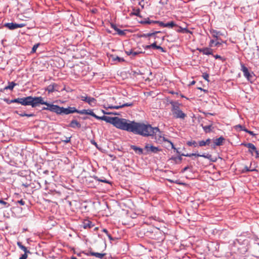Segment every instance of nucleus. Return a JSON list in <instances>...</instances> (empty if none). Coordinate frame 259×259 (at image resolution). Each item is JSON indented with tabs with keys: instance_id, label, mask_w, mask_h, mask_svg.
Masks as SVG:
<instances>
[{
	"instance_id": "obj_7",
	"label": "nucleus",
	"mask_w": 259,
	"mask_h": 259,
	"mask_svg": "<svg viewBox=\"0 0 259 259\" xmlns=\"http://www.w3.org/2000/svg\"><path fill=\"white\" fill-rule=\"evenodd\" d=\"M26 25L24 23L17 24L14 23H7L4 26L10 30H14L18 28H22Z\"/></svg>"
},
{
	"instance_id": "obj_34",
	"label": "nucleus",
	"mask_w": 259,
	"mask_h": 259,
	"mask_svg": "<svg viewBox=\"0 0 259 259\" xmlns=\"http://www.w3.org/2000/svg\"><path fill=\"white\" fill-rule=\"evenodd\" d=\"M142 53H144V52L142 51H136L134 50H132V56L133 57H135L136 56H137L140 54H142Z\"/></svg>"
},
{
	"instance_id": "obj_10",
	"label": "nucleus",
	"mask_w": 259,
	"mask_h": 259,
	"mask_svg": "<svg viewBox=\"0 0 259 259\" xmlns=\"http://www.w3.org/2000/svg\"><path fill=\"white\" fill-rule=\"evenodd\" d=\"M59 90L58 85L55 83L50 84L45 89V91H48L49 93L58 92Z\"/></svg>"
},
{
	"instance_id": "obj_55",
	"label": "nucleus",
	"mask_w": 259,
	"mask_h": 259,
	"mask_svg": "<svg viewBox=\"0 0 259 259\" xmlns=\"http://www.w3.org/2000/svg\"><path fill=\"white\" fill-rule=\"evenodd\" d=\"M107 235L108 236V237L109 239L110 240H113V238H112V236H111V235L110 234H108Z\"/></svg>"
},
{
	"instance_id": "obj_35",
	"label": "nucleus",
	"mask_w": 259,
	"mask_h": 259,
	"mask_svg": "<svg viewBox=\"0 0 259 259\" xmlns=\"http://www.w3.org/2000/svg\"><path fill=\"white\" fill-rule=\"evenodd\" d=\"M117 32V33L121 36L124 35L125 34V30H122L119 29H118L116 31Z\"/></svg>"
},
{
	"instance_id": "obj_1",
	"label": "nucleus",
	"mask_w": 259,
	"mask_h": 259,
	"mask_svg": "<svg viewBox=\"0 0 259 259\" xmlns=\"http://www.w3.org/2000/svg\"><path fill=\"white\" fill-rule=\"evenodd\" d=\"M132 132L136 134L140 135L143 136H151L157 135L160 138L162 137L159 135L160 132L158 127H152L149 124H145L144 123H138L134 121L132 131ZM163 141L167 142L171 145V148L176 150L177 153H179L177 149L174 146V144L170 141L162 137Z\"/></svg>"
},
{
	"instance_id": "obj_19",
	"label": "nucleus",
	"mask_w": 259,
	"mask_h": 259,
	"mask_svg": "<svg viewBox=\"0 0 259 259\" xmlns=\"http://www.w3.org/2000/svg\"><path fill=\"white\" fill-rule=\"evenodd\" d=\"M257 166H254V167L253 168H251V163H250V166L248 167L247 166H245L244 167V168L243 170V172H248V171H257V170L256 169Z\"/></svg>"
},
{
	"instance_id": "obj_14",
	"label": "nucleus",
	"mask_w": 259,
	"mask_h": 259,
	"mask_svg": "<svg viewBox=\"0 0 259 259\" xmlns=\"http://www.w3.org/2000/svg\"><path fill=\"white\" fill-rule=\"evenodd\" d=\"M200 53L203 55H209L213 54V50L210 48H204L197 49Z\"/></svg>"
},
{
	"instance_id": "obj_39",
	"label": "nucleus",
	"mask_w": 259,
	"mask_h": 259,
	"mask_svg": "<svg viewBox=\"0 0 259 259\" xmlns=\"http://www.w3.org/2000/svg\"><path fill=\"white\" fill-rule=\"evenodd\" d=\"M86 111H87L86 109H83L82 110H77V112H76L75 113H79L80 114H86Z\"/></svg>"
},
{
	"instance_id": "obj_17",
	"label": "nucleus",
	"mask_w": 259,
	"mask_h": 259,
	"mask_svg": "<svg viewBox=\"0 0 259 259\" xmlns=\"http://www.w3.org/2000/svg\"><path fill=\"white\" fill-rule=\"evenodd\" d=\"M69 126L73 128H80L81 127V124L76 120H72L70 122Z\"/></svg>"
},
{
	"instance_id": "obj_61",
	"label": "nucleus",
	"mask_w": 259,
	"mask_h": 259,
	"mask_svg": "<svg viewBox=\"0 0 259 259\" xmlns=\"http://www.w3.org/2000/svg\"><path fill=\"white\" fill-rule=\"evenodd\" d=\"M100 181L101 182H104V183H108V182L107 180H100Z\"/></svg>"
},
{
	"instance_id": "obj_26",
	"label": "nucleus",
	"mask_w": 259,
	"mask_h": 259,
	"mask_svg": "<svg viewBox=\"0 0 259 259\" xmlns=\"http://www.w3.org/2000/svg\"><path fill=\"white\" fill-rule=\"evenodd\" d=\"M176 31L178 32H182V33H188L189 32V30H188L187 28H183L181 27H178V29Z\"/></svg>"
},
{
	"instance_id": "obj_48",
	"label": "nucleus",
	"mask_w": 259,
	"mask_h": 259,
	"mask_svg": "<svg viewBox=\"0 0 259 259\" xmlns=\"http://www.w3.org/2000/svg\"><path fill=\"white\" fill-rule=\"evenodd\" d=\"M18 203H19V204H20L21 205H24L25 204V201H23L22 199L20 200H18L17 201Z\"/></svg>"
},
{
	"instance_id": "obj_47",
	"label": "nucleus",
	"mask_w": 259,
	"mask_h": 259,
	"mask_svg": "<svg viewBox=\"0 0 259 259\" xmlns=\"http://www.w3.org/2000/svg\"><path fill=\"white\" fill-rule=\"evenodd\" d=\"M111 27H112V28H113V29L115 30V31H116V30H117V29H118V28L116 27V26L115 24H113V23H111Z\"/></svg>"
},
{
	"instance_id": "obj_50",
	"label": "nucleus",
	"mask_w": 259,
	"mask_h": 259,
	"mask_svg": "<svg viewBox=\"0 0 259 259\" xmlns=\"http://www.w3.org/2000/svg\"><path fill=\"white\" fill-rule=\"evenodd\" d=\"M125 53L128 56H130V55L132 56V50H130L129 51H125Z\"/></svg>"
},
{
	"instance_id": "obj_44",
	"label": "nucleus",
	"mask_w": 259,
	"mask_h": 259,
	"mask_svg": "<svg viewBox=\"0 0 259 259\" xmlns=\"http://www.w3.org/2000/svg\"><path fill=\"white\" fill-rule=\"evenodd\" d=\"M27 253H24V254H22V256L19 258V259H26L27 257Z\"/></svg>"
},
{
	"instance_id": "obj_45",
	"label": "nucleus",
	"mask_w": 259,
	"mask_h": 259,
	"mask_svg": "<svg viewBox=\"0 0 259 259\" xmlns=\"http://www.w3.org/2000/svg\"><path fill=\"white\" fill-rule=\"evenodd\" d=\"M150 46L152 48L157 49V48L158 46H157L156 42H154L153 44H152L151 45H150Z\"/></svg>"
},
{
	"instance_id": "obj_41",
	"label": "nucleus",
	"mask_w": 259,
	"mask_h": 259,
	"mask_svg": "<svg viewBox=\"0 0 259 259\" xmlns=\"http://www.w3.org/2000/svg\"><path fill=\"white\" fill-rule=\"evenodd\" d=\"M202 76L205 80L208 81L209 75L207 73H203Z\"/></svg>"
},
{
	"instance_id": "obj_54",
	"label": "nucleus",
	"mask_w": 259,
	"mask_h": 259,
	"mask_svg": "<svg viewBox=\"0 0 259 259\" xmlns=\"http://www.w3.org/2000/svg\"><path fill=\"white\" fill-rule=\"evenodd\" d=\"M0 203L6 205L7 203L3 200H0Z\"/></svg>"
},
{
	"instance_id": "obj_27",
	"label": "nucleus",
	"mask_w": 259,
	"mask_h": 259,
	"mask_svg": "<svg viewBox=\"0 0 259 259\" xmlns=\"http://www.w3.org/2000/svg\"><path fill=\"white\" fill-rule=\"evenodd\" d=\"M160 31H155V32H152V33H147V34H144L142 35V36H143V37L153 36H154L156 34L160 33Z\"/></svg>"
},
{
	"instance_id": "obj_60",
	"label": "nucleus",
	"mask_w": 259,
	"mask_h": 259,
	"mask_svg": "<svg viewBox=\"0 0 259 259\" xmlns=\"http://www.w3.org/2000/svg\"><path fill=\"white\" fill-rule=\"evenodd\" d=\"M115 60H119V61H120V60L123 61V59H121L120 58H119V57H117Z\"/></svg>"
},
{
	"instance_id": "obj_12",
	"label": "nucleus",
	"mask_w": 259,
	"mask_h": 259,
	"mask_svg": "<svg viewBox=\"0 0 259 259\" xmlns=\"http://www.w3.org/2000/svg\"><path fill=\"white\" fill-rule=\"evenodd\" d=\"M181 155L186 156V157H191L192 156H197V157H204L205 158H207L208 159H211V158L212 156L211 155L209 154H207L206 155H205V154L201 155V154H196V153H191V154H182Z\"/></svg>"
},
{
	"instance_id": "obj_2",
	"label": "nucleus",
	"mask_w": 259,
	"mask_h": 259,
	"mask_svg": "<svg viewBox=\"0 0 259 259\" xmlns=\"http://www.w3.org/2000/svg\"><path fill=\"white\" fill-rule=\"evenodd\" d=\"M17 103L23 106H31L32 107H35L39 104L47 106V102L44 101L41 97H33L28 96L24 98H17Z\"/></svg>"
},
{
	"instance_id": "obj_53",
	"label": "nucleus",
	"mask_w": 259,
	"mask_h": 259,
	"mask_svg": "<svg viewBox=\"0 0 259 259\" xmlns=\"http://www.w3.org/2000/svg\"><path fill=\"white\" fill-rule=\"evenodd\" d=\"M15 113L19 114L20 116L21 117H23V116H25V113H19L18 111H15Z\"/></svg>"
},
{
	"instance_id": "obj_33",
	"label": "nucleus",
	"mask_w": 259,
	"mask_h": 259,
	"mask_svg": "<svg viewBox=\"0 0 259 259\" xmlns=\"http://www.w3.org/2000/svg\"><path fill=\"white\" fill-rule=\"evenodd\" d=\"M211 33L212 34V36L217 38H218V37L220 33V32L217 31L216 30H213L211 31Z\"/></svg>"
},
{
	"instance_id": "obj_57",
	"label": "nucleus",
	"mask_w": 259,
	"mask_h": 259,
	"mask_svg": "<svg viewBox=\"0 0 259 259\" xmlns=\"http://www.w3.org/2000/svg\"><path fill=\"white\" fill-rule=\"evenodd\" d=\"M151 48V47L150 46V45H147L145 47V49H150Z\"/></svg>"
},
{
	"instance_id": "obj_22",
	"label": "nucleus",
	"mask_w": 259,
	"mask_h": 259,
	"mask_svg": "<svg viewBox=\"0 0 259 259\" xmlns=\"http://www.w3.org/2000/svg\"><path fill=\"white\" fill-rule=\"evenodd\" d=\"M94 226V225L90 221H85L83 222V227L84 228H91Z\"/></svg>"
},
{
	"instance_id": "obj_40",
	"label": "nucleus",
	"mask_w": 259,
	"mask_h": 259,
	"mask_svg": "<svg viewBox=\"0 0 259 259\" xmlns=\"http://www.w3.org/2000/svg\"><path fill=\"white\" fill-rule=\"evenodd\" d=\"M199 146L200 147L205 146H206L205 142V141H200L198 142Z\"/></svg>"
},
{
	"instance_id": "obj_23",
	"label": "nucleus",
	"mask_w": 259,
	"mask_h": 259,
	"mask_svg": "<svg viewBox=\"0 0 259 259\" xmlns=\"http://www.w3.org/2000/svg\"><path fill=\"white\" fill-rule=\"evenodd\" d=\"M17 244V245L18 246V247L20 249L23 250L24 251L25 253H30V251L27 250V248L25 246H24V245H22L21 242H18Z\"/></svg>"
},
{
	"instance_id": "obj_20",
	"label": "nucleus",
	"mask_w": 259,
	"mask_h": 259,
	"mask_svg": "<svg viewBox=\"0 0 259 259\" xmlns=\"http://www.w3.org/2000/svg\"><path fill=\"white\" fill-rule=\"evenodd\" d=\"M131 148L138 154H143V150L142 148L138 147L135 145H131Z\"/></svg>"
},
{
	"instance_id": "obj_46",
	"label": "nucleus",
	"mask_w": 259,
	"mask_h": 259,
	"mask_svg": "<svg viewBox=\"0 0 259 259\" xmlns=\"http://www.w3.org/2000/svg\"><path fill=\"white\" fill-rule=\"evenodd\" d=\"M244 131H245V132H246V133H248L249 134H250V135H251V136H254V135H255V134L253 133V132H252V131H248V130H247V129H246V128H245V130H244Z\"/></svg>"
},
{
	"instance_id": "obj_29",
	"label": "nucleus",
	"mask_w": 259,
	"mask_h": 259,
	"mask_svg": "<svg viewBox=\"0 0 259 259\" xmlns=\"http://www.w3.org/2000/svg\"><path fill=\"white\" fill-rule=\"evenodd\" d=\"M202 128L206 133H208L211 130V125L203 126Z\"/></svg>"
},
{
	"instance_id": "obj_15",
	"label": "nucleus",
	"mask_w": 259,
	"mask_h": 259,
	"mask_svg": "<svg viewBox=\"0 0 259 259\" xmlns=\"http://www.w3.org/2000/svg\"><path fill=\"white\" fill-rule=\"evenodd\" d=\"M132 106H133V103H124V104H120L119 105L109 106L107 108H110V109H119L120 108H122L123 107Z\"/></svg>"
},
{
	"instance_id": "obj_64",
	"label": "nucleus",
	"mask_w": 259,
	"mask_h": 259,
	"mask_svg": "<svg viewBox=\"0 0 259 259\" xmlns=\"http://www.w3.org/2000/svg\"><path fill=\"white\" fill-rule=\"evenodd\" d=\"M71 259H77L76 257L72 256L71 257Z\"/></svg>"
},
{
	"instance_id": "obj_58",
	"label": "nucleus",
	"mask_w": 259,
	"mask_h": 259,
	"mask_svg": "<svg viewBox=\"0 0 259 259\" xmlns=\"http://www.w3.org/2000/svg\"><path fill=\"white\" fill-rule=\"evenodd\" d=\"M103 231L104 232H105V233H106V234H107V235L108 234V231H107V229H104L103 230Z\"/></svg>"
},
{
	"instance_id": "obj_16",
	"label": "nucleus",
	"mask_w": 259,
	"mask_h": 259,
	"mask_svg": "<svg viewBox=\"0 0 259 259\" xmlns=\"http://www.w3.org/2000/svg\"><path fill=\"white\" fill-rule=\"evenodd\" d=\"M225 139L223 137H220V138L215 139L213 142V147L214 148L215 146L222 145Z\"/></svg>"
},
{
	"instance_id": "obj_49",
	"label": "nucleus",
	"mask_w": 259,
	"mask_h": 259,
	"mask_svg": "<svg viewBox=\"0 0 259 259\" xmlns=\"http://www.w3.org/2000/svg\"><path fill=\"white\" fill-rule=\"evenodd\" d=\"M157 49L160 50L162 52H165L164 49L162 47H160L159 46H157Z\"/></svg>"
},
{
	"instance_id": "obj_36",
	"label": "nucleus",
	"mask_w": 259,
	"mask_h": 259,
	"mask_svg": "<svg viewBox=\"0 0 259 259\" xmlns=\"http://www.w3.org/2000/svg\"><path fill=\"white\" fill-rule=\"evenodd\" d=\"M156 21H152V20H148L144 22H141V23H145V24H155Z\"/></svg>"
},
{
	"instance_id": "obj_4",
	"label": "nucleus",
	"mask_w": 259,
	"mask_h": 259,
	"mask_svg": "<svg viewBox=\"0 0 259 259\" xmlns=\"http://www.w3.org/2000/svg\"><path fill=\"white\" fill-rule=\"evenodd\" d=\"M133 123L134 121L117 117L114 126L122 130L132 132Z\"/></svg>"
},
{
	"instance_id": "obj_31",
	"label": "nucleus",
	"mask_w": 259,
	"mask_h": 259,
	"mask_svg": "<svg viewBox=\"0 0 259 259\" xmlns=\"http://www.w3.org/2000/svg\"><path fill=\"white\" fill-rule=\"evenodd\" d=\"M187 144L189 146H193L194 147H196L197 146V144L195 141H188L187 142Z\"/></svg>"
},
{
	"instance_id": "obj_30",
	"label": "nucleus",
	"mask_w": 259,
	"mask_h": 259,
	"mask_svg": "<svg viewBox=\"0 0 259 259\" xmlns=\"http://www.w3.org/2000/svg\"><path fill=\"white\" fill-rule=\"evenodd\" d=\"M165 27H172L176 26V24L174 21H170L167 23H165Z\"/></svg>"
},
{
	"instance_id": "obj_56",
	"label": "nucleus",
	"mask_w": 259,
	"mask_h": 259,
	"mask_svg": "<svg viewBox=\"0 0 259 259\" xmlns=\"http://www.w3.org/2000/svg\"><path fill=\"white\" fill-rule=\"evenodd\" d=\"M214 57L215 59H218V58L221 59V57L218 55H216Z\"/></svg>"
},
{
	"instance_id": "obj_62",
	"label": "nucleus",
	"mask_w": 259,
	"mask_h": 259,
	"mask_svg": "<svg viewBox=\"0 0 259 259\" xmlns=\"http://www.w3.org/2000/svg\"><path fill=\"white\" fill-rule=\"evenodd\" d=\"M188 168V167H185V168H184V169H183V171H185L186 170H187Z\"/></svg>"
},
{
	"instance_id": "obj_24",
	"label": "nucleus",
	"mask_w": 259,
	"mask_h": 259,
	"mask_svg": "<svg viewBox=\"0 0 259 259\" xmlns=\"http://www.w3.org/2000/svg\"><path fill=\"white\" fill-rule=\"evenodd\" d=\"M17 84L15 83L14 82H9V85L5 88V90H13L14 87L16 86Z\"/></svg>"
},
{
	"instance_id": "obj_18",
	"label": "nucleus",
	"mask_w": 259,
	"mask_h": 259,
	"mask_svg": "<svg viewBox=\"0 0 259 259\" xmlns=\"http://www.w3.org/2000/svg\"><path fill=\"white\" fill-rule=\"evenodd\" d=\"M89 254L92 256H95L97 258L102 259L106 255V253L95 252L91 250L90 251Z\"/></svg>"
},
{
	"instance_id": "obj_6",
	"label": "nucleus",
	"mask_w": 259,
	"mask_h": 259,
	"mask_svg": "<svg viewBox=\"0 0 259 259\" xmlns=\"http://www.w3.org/2000/svg\"><path fill=\"white\" fill-rule=\"evenodd\" d=\"M145 150L146 151L147 153H157L158 152L161 151V149L158 147H155L150 144H147L145 146Z\"/></svg>"
},
{
	"instance_id": "obj_43",
	"label": "nucleus",
	"mask_w": 259,
	"mask_h": 259,
	"mask_svg": "<svg viewBox=\"0 0 259 259\" xmlns=\"http://www.w3.org/2000/svg\"><path fill=\"white\" fill-rule=\"evenodd\" d=\"M71 137H66L65 140H62V141L66 143H69L70 141Z\"/></svg>"
},
{
	"instance_id": "obj_37",
	"label": "nucleus",
	"mask_w": 259,
	"mask_h": 259,
	"mask_svg": "<svg viewBox=\"0 0 259 259\" xmlns=\"http://www.w3.org/2000/svg\"><path fill=\"white\" fill-rule=\"evenodd\" d=\"M38 46H39V44L34 45L32 49L31 53H35L36 52V50L37 49Z\"/></svg>"
},
{
	"instance_id": "obj_32",
	"label": "nucleus",
	"mask_w": 259,
	"mask_h": 259,
	"mask_svg": "<svg viewBox=\"0 0 259 259\" xmlns=\"http://www.w3.org/2000/svg\"><path fill=\"white\" fill-rule=\"evenodd\" d=\"M4 100L8 104H10L13 103H17V101H16L17 99H15L11 100H10L8 99H4Z\"/></svg>"
},
{
	"instance_id": "obj_9",
	"label": "nucleus",
	"mask_w": 259,
	"mask_h": 259,
	"mask_svg": "<svg viewBox=\"0 0 259 259\" xmlns=\"http://www.w3.org/2000/svg\"><path fill=\"white\" fill-rule=\"evenodd\" d=\"M80 98L82 101L88 103L92 106H94L96 103V100L93 97L81 96Z\"/></svg>"
},
{
	"instance_id": "obj_3",
	"label": "nucleus",
	"mask_w": 259,
	"mask_h": 259,
	"mask_svg": "<svg viewBox=\"0 0 259 259\" xmlns=\"http://www.w3.org/2000/svg\"><path fill=\"white\" fill-rule=\"evenodd\" d=\"M43 110H49L51 112H55L58 114H69L77 112V109L75 107H70L65 108L61 107L57 105L50 104L47 102V107L42 108Z\"/></svg>"
},
{
	"instance_id": "obj_42",
	"label": "nucleus",
	"mask_w": 259,
	"mask_h": 259,
	"mask_svg": "<svg viewBox=\"0 0 259 259\" xmlns=\"http://www.w3.org/2000/svg\"><path fill=\"white\" fill-rule=\"evenodd\" d=\"M155 22H156V23L158 24L159 26L165 27V23H164L162 22L158 21H156Z\"/></svg>"
},
{
	"instance_id": "obj_51",
	"label": "nucleus",
	"mask_w": 259,
	"mask_h": 259,
	"mask_svg": "<svg viewBox=\"0 0 259 259\" xmlns=\"http://www.w3.org/2000/svg\"><path fill=\"white\" fill-rule=\"evenodd\" d=\"M34 116V114H33V113L27 114V113H25V116H27L28 117H33Z\"/></svg>"
},
{
	"instance_id": "obj_8",
	"label": "nucleus",
	"mask_w": 259,
	"mask_h": 259,
	"mask_svg": "<svg viewBox=\"0 0 259 259\" xmlns=\"http://www.w3.org/2000/svg\"><path fill=\"white\" fill-rule=\"evenodd\" d=\"M117 117H109L106 116H99L97 119L104 120L107 122L112 124L114 126Z\"/></svg>"
},
{
	"instance_id": "obj_5",
	"label": "nucleus",
	"mask_w": 259,
	"mask_h": 259,
	"mask_svg": "<svg viewBox=\"0 0 259 259\" xmlns=\"http://www.w3.org/2000/svg\"><path fill=\"white\" fill-rule=\"evenodd\" d=\"M170 104L171 105V111L174 116L176 118L184 119L186 117V114L183 112L180 109V104L175 101H170Z\"/></svg>"
},
{
	"instance_id": "obj_25",
	"label": "nucleus",
	"mask_w": 259,
	"mask_h": 259,
	"mask_svg": "<svg viewBox=\"0 0 259 259\" xmlns=\"http://www.w3.org/2000/svg\"><path fill=\"white\" fill-rule=\"evenodd\" d=\"M86 115H91V116H93L94 117H95L96 119H98V116L96 115L94 113L93 110H91V109H88V110H87V111H86Z\"/></svg>"
},
{
	"instance_id": "obj_63",
	"label": "nucleus",
	"mask_w": 259,
	"mask_h": 259,
	"mask_svg": "<svg viewBox=\"0 0 259 259\" xmlns=\"http://www.w3.org/2000/svg\"><path fill=\"white\" fill-rule=\"evenodd\" d=\"M195 83V81L194 80H193V81H192L191 82L190 84H191V85H193V84H194Z\"/></svg>"
},
{
	"instance_id": "obj_13",
	"label": "nucleus",
	"mask_w": 259,
	"mask_h": 259,
	"mask_svg": "<svg viewBox=\"0 0 259 259\" xmlns=\"http://www.w3.org/2000/svg\"><path fill=\"white\" fill-rule=\"evenodd\" d=\"M244 145L249 149V152L253 155V152H254L256 154H258V152L255 146L252 143H248L244 144Z\"/></svg>"
},
{
	"instance_id": "obj_52",
	"label": "nucleus",
	"mask_w": 259,
	"mask_h": 259,
	"mask_svg": "<svg viewBox=\"0 0 259 259\" xmlns=\"http://www.w3.org/2000/svg\"><path fill=\"white\" fill-rule=\"evenodd\" d=\"M206 145H208L210 143L211 139H207L206 141H205Z\"/></svg>"
},
{
	"instance_id": "obj_59",
	"label": "nucleus",
	"mask_w": 259,
	"mask_h": 259,
	"mask_svg": "<svg viewBox=\"0 0 259 259\" xmlns=\"http://www.w3.org/2000/svg\"><path fill=\"white\" fill-rule=\"evenodd\" d=\"M102 112L104 114H111V113L106 112L104 110H102Z\"/></svg>"
},
{
	"instance_id": "obj_11",
	"label": "nucleus",
	"mask_w": 259,
	"mask_h": 259,
	"mask_svg": "<svg viewBox=\"0 0 259 259\" xmlns=\"http://www.w3.org/2000/svg\"><path fill=\"white\" fill-rule=\"evenodd\" d=\"M241 70L243 72L244 76L248 80H250L252 77V75L249 72L247 68L243 64H241Z\"/></svg>"
},
{
	"instance_id": "obj_38",
	"label": "nucleus",
	"mask_w": 259,
	"mask_h": 259,
	"mask_svg": "<svg viewBox=\"0 0 259 259\" xmlns=\"http://www.w3.org/2000/svg\"><path fill=\"white\" fill-rule=\"evenodd\" d=\"M133 14L134 15H136L137 16H140V11L139 9H137L134 11V12L133 13Z\"/></svg>"
},
{
	"instance_id": "obj_28",
	"label": "nucleus",
	"mask_w": 259,
	"mask_h": 259,
	"mask_svg": "<svg viewBox=\"0 0 259 259\" xmlns=\"http://www.w3.org/2000/svg\"><path fill=\"white\" fill-rule=\"evenodd\" d=\"M234 128L239 131H244V130H245V128L243 127V126L241 125L240 124H238L234 126Z\"/></svg>"
},
{
	"instance_id": "obj_21",
	"label": "nucleus",
	"mask_w": 259,
	"mask_h": 259,
	"mask_svg": "<svg viewBox=\"0 0 259 259\" xmlns=\"http://www.w3.org/2000/svg\"><path fill=\"white\" fill-rule=\"evenodd\" d=\"M226 41H222L221 42L220 41H215L213 39L210 40L209 46V47H212L213 46V44H214L215 46H218L219 45H221L222 44V43H225Z\"/></svg>"
}]
</instances>
